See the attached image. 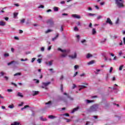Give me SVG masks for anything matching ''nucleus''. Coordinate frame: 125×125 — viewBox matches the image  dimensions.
<instances>
[{"label": "nucleus", "instance_id": "e433bc0d", "mask_svg": "<svg viewBox=\"0 0 125 125\" xmlns=\"http://www.w3.org/2000/svg\"><path fill=\"white\" fill-rule=\"evenodd\" d=\"M33 81H36V83H40V81L39 80H38L37 79H33Z\"/></svg>", "mask_w": 125, "mask_h": 125}, {"label": "nucleus", "instance_id": "bb28decb", "mask_svg": "<svg viewBox=\"0 0 125 125\" xmlns=\"http://www.w3.org/2000/svg\"><path fill=\"white\" fill-rule=\"evenodd\" d=\"M51 103H52L51 101H49L47 103H46L45 104V105H51Z\"/></svg>", "mask_w": 125, "mask_h": 125}, {"label": "nucleus", "instance_id": "a878e982", "mask_svg": "<svg viewBox=\"0 0 125 125\" xmlns=\"http://www.w3.org/2000/svg\"><path fill=\"white\" fill-rule=\"evenodd\" d=\"M86 101L88 104H89V103H91V102H93V101H92V100L90 101L89 100H86Z\"/></svg>", "mask_w": 125, "mask_h": 125}, {"label": "nucleus", "instance_id": "7ed1b4c3", "mask_svg": "<svg viewBox=\"0 0 125 125\" xmlns=\"http://www.w3.org/2000/svg\"><path fill=\"white\" fill-rule=\"evenodd\" d=\"M50 83H51L50 82H48V83H44V82H43V83H42V84L43 85H42V86H41V87H42V88H45V89H47V88L46 87V86H47V85H48L49 84H50Z\"/></svg>", "mask_w": 125, "mask_h": 125}, {"label": "nucleus", "instance_id": "37998d69", "mask_svg": "<svg viewBox=\"0 0 125 125\" xmlns=\"http://www.w3.org/2000/svg\"><path fill=\"white\" fill-rule=\"evenodd\" d=\"M102 16H99L97 17V19L98 20H99V19H101V18H102Z\"/></svg>", "mask_w": 125, "mask_h": 125}, {"label": "nucleus", "instance_id": "de8ad7c7", "mask_svg": "<svg viewBox=\"0 0 125 125\" xmlns=\"http://www.w3.org/2000/svg\"><path fill=\"white\" fill-rule=\"evenodd\" d=\"M78 74V72H75V73L73 75V78H75V77H76V76H77Z\"/></svg>", "mask_w": 125, "mask_h": 125}, {"label": "nucleus", "instance_id": "c756f323", "mask_svg": "<svg viewBox=\"0 0 125 125\" xmlns=\"http://www.w3.org/2000/svg\"><path fill=\"white\" fill-rule=\"evenodd\" d=\"M67 55H68L67 53L62 54V57H66V56H67Z\"/></svg>", "mask_w": 125, "mask_h": 125}, {"label": "nucleus", "instance_id": "aec40b11", "mask_svg": "<svg viewBox=\"0 0 125 125\" xmlns=\"http://www.w3.org/2000/svg\"><path fill=\"white\" fill-rule=\"evenodd\" d=\"M18 96L19 97H24V96L22 95V93L20 92L18 93Z\"/></svg>", "mask_w": 125, "mask_h": 125}, {"label": "nucleus", "instance_id": "4d7b16f0", "mask_svg": "<svg viewBox=\"0 0 125 125\" xmlns=\"http://www.w3.org/2000/svg\"><path fill=\"white\" fill-rule=\"evenodd\" d=\"M67 123H69L71 122V119H66Z\"/></svg>", "mask_w": 125, "mask_h": 125}, {"label": "nucleus", "instance_id": "4be33fe9", "mask_svg": "<svg viewBox=\"0 0 125 125\" xmlns=\"http://www.w3.org/2000/svg\"><path fill=\"white\" fill-rule=\"evenodd\" d=\"M119 22H120V18H118L117 19V20H116V22H115V24L116 25H118V24H119Z\"/></svg>", "mask_w": 125, "mask_h": 125}, {"label": "nucleus", "instance_id": "a18cd8bd", "mask_svg": "<svg viewBox=\"0 0 125 125\" xmlns=\"http://www.w3.org/2000/svg\"><path fill=\"white\" fill-rule=\"evenodd\" d=\"M74 31H79V29L78 28V27L75 26L74 27Z\"/></svg>", "mask_w": 125, "mask_h": 125}, {"label": "nucleus", "instance_id": "6e6d98bb", "mask_svg": "<svg viewBox=\"0 0 125 125\" xmlns=\"http://www.w3.org/2000/svg\"><path fill=\"white\" fill-rule=\"evenodd\" d=\"M108 79H109V76L108 75H107L105 76V80H106V81H108Z\"/></svg>", "mask_w": 125, "mask_h": 125}, {"label": "nucleus", "instance_id": "393cba45", "mask_svg": "<svg viewBox=\"0 0 125 125\" xmlns=\"http://www.w3.org/2000/svg\"><path fill=\"white\" fill-rule=\"evenodd\" d=\"M14 107V105H13V104L8 106V108H10V109H13Z\"/></svg>", "mask_w": 125, "mask_h": 125}, {"label": "nucleus", "instance_id": "79ce46f5", "mask_svg": "<svg viewBox=\"0 0 125 125\" xmlns=\"http://www.w3.org/2000/svg\"><path fill=\"white\" fill-rule=\"evenodd\" d=\"M44 8V6L42 5H41L38 7V8Z\"/></svg>", "mask_w": 125, "mask_h": 125}, {"label": "nucleus", "instance_id": "8fccbe9b", "mask_svg": "<svg viewBox=\"0 0 125 125\" xmlns=\"http://www.w3.org/2000/svg\"><path fill=\"white\" fill-rule=\"evenodd\" d=\"M89 28H92V23L90 22L89 24Z\"/></svg>", "mask_w": 125, "mask_h": 125}, {"label": "nucleus", "instance_id": "0eeeda50", "mask_svg": "<svg viewBox=\"0 0 125 125\" xmlns=\"http://www.w3.org/2000/svg\"><path fill=\"white\" fill-rule=\"evenodd\" d=\"M40 92L39 91H33V94H32L33 96H36V95H38Z\"/></svg>", "mask_w": 125, "mask_h": 125}, {"label": "nucleus", "instance_id": "e2e57ef3", "mask_svg": "<svg viewBox=\"0 0 125 125\" xmlns=\"http://www.w3.org/2000/svg\"><path fill=\"white\" fill-rule=\"evenodd\" d=\"M24 104L23 102H21V104H19V106H23V104Z\"/></svg>", "mask_w": 125, "mask_h": 125}, {"label": "nucleus", "instance_id": "a211bd4d", "mask_svg": "<svg viewBox=\"0 0 125 125\" xmlns=\"http://www.w3.org/2000/svg\"><path fill=\"white\" fill-rule=\"evenodd\" d=\"M92 64H94V61H91L87 63L88 65H92Z\"/></svg>", "mask_w": 125, "mask_h": 125}, {"label": "nucleus", "instance_id": "13d9d810", "mask_svg": "<svg viewBox=\"0 0 125 125\" xmlns=\"http://www.w3.org/2000/svg\"><path fill=\"white\" fill-rule=\"evenodd\" d=\"M64 79V76L63 75H62L60 78V80H62Z\"/></svg>", "mask_w": 125, "mask_h": 125}, {"label": "nucleus", "instance_id": "c9c22d12", "mask_svg": "<svg viewBox=\"0 0 125 125\" xmlns=\"http://www.w3.org/2000/svg\"><path fill=\"white\" fill-rule=\"evenodd\" d=\"M77 87V85L75 84H73L72 89H75Z\"/></svg>", "mask_w": 125, "mask_h": 125}, {"label": "nucleus", "instance_id": "3c124183", "mask_svg": "<svg viewBox=\"0 0 125 125\" xmlns=\"http://www.w3.org/2000/svg\"><path fill=\"white\" fill-rule=\"evenodd\" d=\"M113 71V67H110V70H109V73H112Z\"/></svg>", "mask_w": 125, "mask_h": 125}, {"label": "nucleus", "instance_id": "680f3d73", "mask_svg": "<svg viewBox=\"0 0 125 125\" xmlns=\"http://www.w3.org/2000/svg\"><path fill=\"white\" fill-rule=\"evenodd\" d=\"M19 33H20V34H23V30H20Z\"/></svg>", "mask_w": 125, "mask_h": 125}, {"label": "nucleus", "instance_id": "9d476101", "mask_svg": "<svg viewBox=\"0 0 125 125\" xmlns=\"http://www.w3.org/2000/svg\"><path fill=\"white\" fill-rule=\"evenodd\" d=\"M96 33V29H95V28H93L92 30V35H95Z\"/></svg>", "mask_w": 125, "mask_h": 125}, {"label": "nucleus", "instance_id": "ddd939ff", "mask_svg": "<svg viewBox=\"0 0 125 125\" xmlns=\"http://www.w3.org/2000/svg\"><path fill=\"white\" fill-rule=\"evenodd\" d=\"M11 125H20V123L14 122L13 124H11Z\"/></svg>", "mask_w": 125, "mask_h": 125}, {"label": "nucleus", "instance_id": "f3484780", "mask_svg": "<svg viewBox=\"0 0 125 125\" xmlns=\"http://www.w3.org/2000/svg\"><path fill=\"white\" fill-rule=\"evenodd\" d=\"M0 26H5V22L0 21Z\"/></svg>", "mask_w": 125, "mask_h": 125}, {"label": "nucleus", "instance_id": "72a5a7b5", "mask_svg": "<svg viewBox=\"0 0 125 125\" xmlns=\"http://www.w3.org/2000/svg\"><path fill=\"white\" fill-rule=\"evenodd\" d=\"M74 69H75V70H77V69H79V65H75Z\"/></svg>", "mask_w": 125, "mask_h": 125}, {"label": "nucleus", "instance_id": "bf43d9fd", "mask_svg": "<svg viewBox=\"0 0 125 125\" xmlns=\"http://www.w3.org/2000/svg\"><path fill=\"white\" fill-rule=\"evenodd\" d=\"M4 19L6 21H8V19H9V18H8V17H5L4 18Z\"/></svg>", "mask_w": 125, "mask_h": 125}, {"label": "nucleus", "instance_id": "39448f33", "mask_svg": "<svg viewBox=\"0 0 125 125\" xmlns=\"http://www.w3.org/2000/svg\"><path fill=\"white\" fill-rule=\"evenodd\" d=\"M46 23L47 24H50L51 26H53L54 24V22L52 21V19H49L46 21Z\"/></svg>", "mask_w": 125, "mask_h": 125}, {"label": "nucleus", "instance_id": "603ef678", "mask_svg": "<svg viewBox=\"0 0 125 125\" xmlns=\"http://www.w3.org/2000/svg\"><path fill=\"white\" fill-rule=\"evenodd\" d=\"M4 56H5L6 57H8V56H9V54H8V53H5V54H4Z\"/></svg>", "mask_w": 125, "mask_h": 125}, {"label": "nucleus", "instance_id": "9b49d317", "mask_svg": "<svg viewBox=\"0 0 125 125\" xmlns=\"http://www.w3.org/2000/svg\"><path fill=\"white\" fill-rule=\"evenodd\" d=\"M49 119H56V118H57L56 116H53V115H49L48 116Z\"/></svg>", "mask_w": 125, "mask_h": 125}, {"label": "nucleus", "instance_id": "20e7f679", "mask_svg": "<svg viewBox=\"0 0 125 125\" xmlns=\"http://www.w3.org/2000/svg\"><path fill=\"white\" fill-rule=\"evenodd\" d=\"M77 57L78 54H77L76 52H75L74 55L68 56V57H69V58H71V59H76Z\"/></svg>", "mask_w": 125, "mask_h": 125}, {"label": "nucleus", "instance_id": "c85d7f7f", "mask_svg": "<svg viewBox=\"0 0 125 125\" xmlns=\"http://www.w3.org/2000/svg\"><path fill=\"white\" fill-rule=\"evenodd\" d=\"M50 32H52V30H51V29H48L47 31H45V33L47 34L48 33H50Z\"/></svg>", "mask_w": 125, "mask_h": 125}, {"label": "nucleus", "instance_id": "5701e85b", "mask_svg": "<svg viewBox=\"0 0 125 125\" xmlns=\"http://www.w3.org/2000/svg\"><path fill=\"white\" fill-rule=\"evenodd\" d=\"M14 77H16V76H21V73L18 72V73H15L14 75Z\"/></svg>", "mask_w": 125, "mask_h": 125}, {"label": "nucleus", "instance_id": "a19ab883", "mask_svg": "<svg viewBox=\"0 0 125 125\" xmlns=\"http://www.w3.org/2000/svg\"><path fill=\"white\" fill-rule=\"evenodd\" d=\"M40 119H41V121H46V118L43 119V118H42V117H41L40 118Z\"/></svg>", "mask_w": 125, "mask_h": 125}, {"label": "nucleus", "instance_id": "5fc2aeb1", "mask_svg": "<svg viewBox=\"0 0 125 125\" xmlns=\"http://www.w3.org/2000/svg\"><path fill=\"white\" fill-rule=\"evenodd\" d=\"M35 60H36V58H32V60H31L32 63H33L35 61Z\"/></svg>", "mask_w": 125, "mask_h": 125}, {"label": "nucleus", "instance_id": "cd10ccee", "mask_svg": "<svg viewBox=\"0 0 125 125\" xmlns=\"http://www.w3.org/2000/svg\"><path fill=\"white\" fill-rule=\"evenodd\" d=\"M17 15H18V13H14V18H16V17H17Z\"/></svg>", "mask_w": 125, "mask_h": 125}, {"label": "nucleus", "instance_id": "dca6fc26", "mask_svg": "<svg viewBox=\"0 0 125 125\" xmlns=\"http://www.w3.org/2000/svg\"><path fill=\"white\" fill-rule=\"evenodd\" d=\"M54 11L57 12L59 10V8L58 7H55L53 8Z\"/></svg>", "mask_w": 125, "mask_h": 125}, {"label": "nucleus", "instance_id": "412c9836", "mask_svg": "<svg viewBox=\"0 0 125 125\" xmlns=\"http://www.w3.org/2000/svg\"><path fill=\"white\" fill-rule=\"evenodd\" d=\"M58 37H59V34H57L56 37H55L54 38H52V41H55V40H56L58 38Z\"/></svg>", "mask_w": 125, "mask_h": 125}, {"label": "nucleus", "instance_id": "2f4dec72", "mask_svg": "<svg viewBox=\"0 0 125 125\" xmlns=\"http://www.w3.org/2000/svg\"><path fill=\"white\" fill-rule=\"evenodd\" d=\"M14 62H15V61H12L9 63H8L7 65L8 66H9L10 65H11V64H13V63H14Z\"/></svg>", "mask_w": 125, "mask_h": 125}, {"label": "nucleus", "instance_id": "0e129e2a", "mask_svg": "<svg viewBox=\"0 0 125 125\" xmlns=\"http://www.w3.org/2000/svg\"><path fill=\"white\" fill-rule=\"evenodd\" d=\"M86 42V41H85V40H83V41H81V42H82V43H83V42Z\"/></svg>", "mask_w": 125, "mask_h": 125}, {"label": "nucleus", "instance_id": "473e14b6", "mask_svg": "<svg viewBox=\"0 0 125 125\" xmlns=\"http://www.w3.org/2000/svg\"><path fill=\"white\" fill-rule=\"evenodd\" d=\"M62 116H66V117H70V114L68 113H65L62 115Z\"/></svg>", "mask_w": 125, "mask_h": 125}, {"label": "nucleus", "instance_id": "69168bd1", "mask_svg": "<svg viewBox=\"0 0 125 125\" xmlns=\"http://www.w3.org/2000/svg\"><path fill=\"white\" fill-rule=\"evenodd\" d=\"M117 38H118V36L117 35L113 36V39H117Z\"/></svg>", "mask_w": 125, "mask_h": 125}, {"label": "nucleus", "instance_id": "6ab92c4d", "mask_svg": "<svg viewBox=\"0 0 125 125\" xmlns=\"http://www.w3.org/2000/svg\"><path fill=\"white\" fill-rule=\"evenodd\" d=\"M29 107H30V106L28 105H25L24 107L21 108V111H23L24 109H26V108H29Z\"/></svg>", "mask_w": 125, "mask_h": 125}, {"label": "nucleus", "instance_id": "864d4df0", "mask_svg": "<svg viewBox=\"0 0 125 125\" xmlns=\"http://www.w3.org/2000/svg\"><path fill=\"white\" fill-rule=\"evenodd\" d=\"M21 23H25V19H23L21 21Z\"/></svg>", "mask_w": 125, "mask_h": 125}, {"label": "nucleus", "instance_id": "774afa93", "mask_svg": "<svg viewBox=\"0 0 125 125\" xmlns=\"http://www.w3.org/2000/svg\"><path fill=\"white\" fill-rule=\"evenodd\" d=\"M123 41H124V44H125V37L123 38Z\"/></svg>", "mask_w": 125, "mask_h": 125}, {"label": "nucleus", "instance_id": "f257e3e1", "mask_svg": "<svg viewBox=\"0 0 125 125\" xmlns=\"http://www.w3.org/2000/svg\"><path fill=\"white\" fill-rule=\"evenodd\" d=\"M124 2H125L124 0H115V3L119 8L125 7Z\"/></svg>", "mask_w": 125, "mask_h": 125}, {"label": "nucleus", "instance_id": "6e6552de", "mask_svg": "<svg viewBox=\"0 0 125 125\" xmlns=\"http://www.w3.org/2000/svg\"><path fill=\"white\" fill-rule=\"evenodd\" d=\"M79 87H80V88H79V91H81V89H83V88H86V86H84V85H79Z\"/></svg>", "mask_w": 125, "mask_h": 125}, {"label": "nucleus", "instance_id": "09e8293b", "mask_svg": "<svg viewBox=\"0 0 125 125\" xmlns=\"http://www.w3.org/2000/svg\"><path fill=\"white\" fill-rule=\"evenodd\" d=\"M37 61L39 63H42V59H38Z\"/></svg>", "mask_w": 125, "mask_h": 125}, {"label": "nucleus", "instance_id": "ea45409f", "mask_svg": "<svg viewBox=\"0 0 125 125\" xmlns=\"http://www.w3.org/2000/svg\"><path fill=\"white\" fill-rule=\"evenodd\" d=\"M61 90L62 92H63V85L62 84L61 85Z\"/></svg>", "mask_w": 125, "mask_h": 125}, {"label": "nucleus", "instance_id": "58836bf2", "mask_svg": "<svg viewBox=\"0 0 125 125\" xmlns=\"http://www.w3.org/2000/svg\"><path fill=\"white\" fill-rule=\"evenodd\" d=\"M76 24L77 25V26H82V25L81 24V22H80V21H78L76 23Z\"/></svg>", "mask_w": 125, "mask_h": 125}, {"label": "nucleus", "instance_id": "f8f14e48", "mask_svg": "<svg viewBox=\"0 0 125 125\" xmlns=\"http://www.w3.org/2000/svg\"><path fill=\"white\" fill-rule=\"evenodd\" d=\"M58 50H59L60 51H61L62 52H64V53H66L67 52V50H62V49L59 48L58 49Z\"/></svg>", "mask_w": 125, "mask_h": 125}, {"label": "nucleus", "instance_id": "49530a36", "mask_svg": "<svg viewBox=\"0 0 125 125\" xmlns=\"http://www.w3.org/2000/svg\"><path fill=\"white\" fill-rule=\"evenodd\" d=\"M4 78L5 79V81H8V77L4 76Z\"/></svg>", "mask_w": 125, "mask_h": 125}, {"label": "nucleus", "instance_id": "7c9ffc66", "mask_svg": "<svg viewBox=\"0 0 125 125\" xmlns=\"http://www.w3.org/2000/svg\"><path fill=\"white\" fill-rule=\"evenodd\" d=\"M123 68H124V65H122L119 67V71H122L123 70Z\"/></svg>", "mask_w": 125, "mask_h": 125}, {"label": "nucleus", "instance_id": "4c0bfd02", "mask_svg": "<svg viewBox=\"0 0 125 125\" xmlns=\"http://www.w3.org/2000/svg\"><path fill=\"white\" fill-rule=\"evenodd\" d=\"M88 16H95V14H92V13H89Z\"/></svg>", "mask_w": 125, "mask_h": 125}, {"label": "nucleus", "instance_id": "052dcab7", "mask_svg": "<svg viewBox=\"0 0 125 125\" xmlns=\"http://www.w3.org/2000/svg\"><path fill=\"white\" fill-rule=\"evenodd\" d=\"M7 91H8V92H11V91H12V89H7Z\"/></svg>", "mask_w": 125, "mask_h": 125}, {"label": "nucleus", "instance_id": "f03ea898", "mask_svg": "<svg viewBox=\"0 0 125 125\" xmlns=\"http://www.w3.org/2000/svg\"><path fill=\"white\" fill-rule=\"evenodd\" d=\"M98 109V105L94 104L92 106H90L89 112H95L97 111Z\"/></svg>", "mask_w": 125, "mask_h": 125}, {"label": "nucleus", "instance_id": "423d86ee", "mask_svg": "<svg viewBox=\"0 0 125 125\" xmlns=\"http://www.w3.org/2000/svg\"><path fill=\"white\" fill-rule=\"evenodd\" d=\"M106 23H107V24H109V25H113V22H112V21H111V19H110V18L107 19Z\"/></svg>", "mask_w": 125, "mask_h": 125}, {"label": "nucleus", "instance_id": "338daca9", "mask_svg": "<svg viewBox=\"0 0 125 125\" xmlns=\"http://www.w3.org/2000/svg\"><path fill=\"white\" fill-rule=\"evenodd\" d=\"M51 46H49V47L48 48V50H50V49H51Z\"/></svg>", "mask_w": 125, "mask_h": 125}, {"label": "nucleus", "instance_id": "b1692460", "mask_svg": "<svg viewBox=\"0 0 125 125\" xmlns=\"http://www.w3.org/2000/svg\"><path fill=\"white\" fill-rule=\"evenodd\" d=\"M90 57H92V55H91L89 53L87 54L86 58H90Z\"/></svg>", "mask_w": 125, "mask_h": 125}, {"label": "nucleus", "instance_id": "f704fd0d", "mask_svg": "<svg viewBox=\"0 0 125 125\" xmlns=\"http://www.w3.org/2000/svg\"><path fill=\"white\" fill-rule=\"evenodd\" d=\"M53 63V61H51L49 62V65L51 66L52 65V63Z\"/></svg>", "mask_w": 125, "mask_h": 125}, {"label": "nucleus", "instance_id": "2eb2a0df", "mask_svg": "<svg viewBox=\"0 0 125 125\" xmlns=\"http://www.w3.org/2000/svg\"><path fill=\"white\" fill-rule=\"evenodd\" d=\"M5 74V72L3 71H1L0 72V77H3V76Z\"/></svg>", "mask_w": 125, "mask_h": 125}, {"label": "nucleus", "instance_id": "c03bdc74", "mask_svg": "<svg viewBox=\"0 0 125 125\" xmlns=\"http://www.w3.org/2000/svg\"><path fill=\"white\" fill-rule=\"evenodd\" d=\"M11 84H12L13 85H14L15 86H17V84L16 83H11Z\"/></svg>", "mask_w": 125, "mask_h": 125}, {"label": "nucleus", "instance_id": "4468645a", "mask_svg": "<svg viewBox=\"0 0 125 125\" xmlns=\"http://www.w3.org/2000/svg\"><path fill=\"white\" fill-rule=\"evenodd\" d=\"M78 110H79V107L74 108L73 110L72 111L71 113H75V112L78 111Z\"/></svg>", "mask_w": 125, "mask_h": 125}, {"label": "nucleus", "instance_id": "1a4fd4ad", "mask_svg": "<svg viewBox=\"0 0 125 125\" xmlns=\"http://www.w3.org/2000/svg\"><path fill=\"white\" fill-rule=\"evenodd\" d=\"M72 16L74 17V18H77V19H80L81 18V16L77 15V14H73Z\"/></svg>", "mask_w": 125, "mask_h": 125}]
</instances>
